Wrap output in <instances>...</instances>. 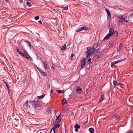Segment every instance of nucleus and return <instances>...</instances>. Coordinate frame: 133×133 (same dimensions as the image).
I'll return each instance as SVG.
<instances>
[{
	"label": "nucleus",
	"mask_w": 133,
	"mask_h": 133,
	"mask_svg": "<svg viewBox=\"0 0 133 133\" xmlns=\"http://www.w3.org/2000/svg\"><path fill=\"white\" fill-rule=\"evenodd\" d=\"M31 104L33 107L36 109L38 107H40L43 105L42 102L40 101H35L31 102Z\"/></svg>",
	"instance_id": "nucleus-1"
},
{
	"label": "nucleus",
	"mask_w": 133,
	"mask_h": 133,
	"mask_svg": "<svg viewBox=\"0 0 133 133\" xmlns=\"http://www.w3.org/2000/svg\"><path fill=\"white\" fill-rule=\"evenodd\" d=\"M87 51L86 52V53H89L90 55L92 54H94V49L92 47L91 48L90 47H89L87 48Z\"/></svg>",
	"instance_id": "nucleus-2"
},
{
	"label": "nucleus",
	"mask_w": 133,
	"mask_h": 133,
	"mask_svg": "<svg viewBox=\"0 0 133 133\" xmlns=\"http://www.w3.org/2000/svg\"><path fill=\"white\" fill-rule=\"evenodd\" d=\"M86 63L85 58H83L81 62V68H83Z\"/></svg>",
	"instance_id": "nucleus-3"
},
{
	"label": "nucleus",
	"mask_w": 133,
	"mask_h": 133,
	"mask_svg": "<svg viewBox=\"0 0 133 133\" xmlns=\"http://www.w3.org/2000/svg\"><path fill=\"white\" fill-rule=\"evenodd\" d=\"M43 65L44 68L45 69H48L49 67V65H48V63L47 61H45L43 63Z\"/></svg>",
	"instance_id": "nucleus-4"
},
{
	"label": "nucleus",
	"mask_w": 133,
	"mask_h": 133,
	"mask_svg": "<svg viewBox=\"0 0 133 133\" xmlns=\"http://www.w3.org/2000/svg\"><path fill=\"white\" fill-rule=\"evenodd\" d=\"M28 100H27L24 103L23 105L24 108L27 110L28 109Z\"/></svg>",
	"instance_id": "nucleus-5"
},
{
	"label": "nucleus",
	"mask_w": 133,
	"mask_h": 133,
	"mask_svg": "<svg viewBox=\"0 0 133 133\" xmlns=\"http://www.w3.org/2000/svg\"><path fill=\"white\" fill-rule=\"evenodd\" d=\"M91 63V58L89 59H88L87 63L86 64V66H87L88 67V69L90 68V64Z\"/></svg>",
	"instance_id": "nucleus-6"
},
{
	"label": "nucleus",
	"mask_w": 133,
	"mask_h": 133,
	"mask_svg": "<svg viewBox=\"0 0 133 133\" xmlns=\"http://www.w3.org/2000/svg\"><path fill=\"white\" fill-rule=\"evenodd\" d=\"M80 28L81 30H84L88 31L90 30V28L87 27L86 26H82Z\"/></svg>",
	"instance_id": "nucleus-7"
},
{
	"label": "nucleus",
	"mask_w": 133,
	"mask_h": 133,
	"mask_svg": "<svg viewBox=\"0 0 133 133\" xmlns=\"http://www.w3.org/2000/svg\"><path fill=\"white\" fill-rule=\"evenodd\" d=\"M31 2L28 1L27 2H26V4L27 6L28 7H31L32 6V5L34 4V3L31 2L30 0H29Z\"/></svg>",
	"instance_id": "nucleus-8"
},
{
	"label": "nucleus",
	"mask_w": 133,
	"mask_h": 133,
	"mask_svg": "<svg viewBox=\"0 0 133 133\" xmlns=\"http://www.w3.org/2000/svg\"><path fill=\"white\" fill-rule=\"evenodd\" d=\"M114 32V29L113 28H111L110 29L109 34L112 36V35Z\"/></svg>",
	"instance_id": "nucleus-9"
},
{
	"label": "nucleus",
	"mask_w": 133,
	"mask_h": 133,
	"mask_svg": "<svg viewBox=\"0 0 133 133\" xmlns=\"http://www.w3.org/2000/svg\"><path fill=\"white\" fill-rule=\"evenodd\" d=\"M125 59V58H124L123 59H121L120 60H119L117 61H115L113 62V63L114 64H117L119 62L121 61H123Z\"/></svg>",
	"instance_id": "nucleus-10"
},
{
	"label": "nucleus",
	"mask_w": 133,
	"mask_h": 133,
	"mask_svg": "<svg viewBox=\"0 0 133 133\" xmlns=\"http://www.w3.org/2000/svg\"><path fill=\"white\" fill-rule=\"evenodd\" d=\"M118 32H117L115 31L113 34V37L116 38L118 36Z\"/></svg>",
	"instance_id": "nucleus-11"
},
{
	"label": "nucleus",
	"mask_w": 133,
	"mask_h": 133,
	"mask_svg": "<svg viewBox=\"0 0 133 133\" xmlns=\"http://www.w3.org/2000/svg\"><path fill=\"white\" fill-rule=\"evenodd\" d=\"M101 52L99 51V49H96L95 50H94V54H99L101 53Z\"/></svg>",
	"instance_id": "nucleus-12"
},
{
	"label": "nucleus",
	"mask_w": 133,
	"mask_h": 133,
	"mask_svg": "<svg viewBox=\"0 0 133 133\" xmlns=\"http://www.w3.org/2000/svg\"><path fill=\"white\" fill-rule=\"evenodd\" d=\"M19 53L23 57H24L25 58H27V56L26 55H25L23 53V52H20Z\"/></svg>",
	"instance_id": "nucleus-13"
},
{
	"label": "nucleus",
	"mask_w": 133,
	"mask_h": 133,
	"mask_svg": "<svg viewBox=\"0 0 133 133\" xmlns=\"http://www.w3.org/2000/svg\"><path fill=\"white\" fill-rule=\"evenodd\" d=\"M66 45L64 44L62 46L61 48V50H62L65 51L66 50Z\"/></svg>",
	"instance_id": "nucleus-14"
},
{
	"label": "nucleus",
	"mask_w": 133,
	"mask_h": 133,
	"mask_svg": "<svg viewBox=\"0 0 133 133\" xmlns=\"http://www.w3.org/2000/svg\"><path fill=\"white\" fill-rule=\"evenodd\" d=\"M103 55L101 54H97V55H96V59H97V60H98V59L101 57V55Z\"/></svg>",
	"instance_id": "nucleus-15"
},
{
	"label": "nucleus",
	"mask_w": 133,
	"mask_h": 133,
	"mask_svg": "<svg viewBox=\"0 0 133 133\" xmlns=\"http://www.w3.org/2000/svg\"><path fill=\"white\" fill-rule=\"evenodd\" d=\"M24 41L27 43L28 45L29 46V48L31 49V46L30 42L28 41Z\"/></svg>",
	"instance_id": "nucleus-16"
},
{
	"label": "nucleus",
	"mask_w": 133,
	"mask_h": 133,
	"mask_svg": "<svg viewBox=\"0 0 133 133\" xmlns=\"http://www.w3.org/2000/svg\"><path fill=\"white\" fill-rule=\"evenodd\" d=\"M111 36V35H110L109 34H107L104 38L103 40H105L106 39L109 38L110 36Z\"/></svg>",
	"instance_id": "nucleus-17"
},
{
	"label": "nucleus",
	"mask_w": 133,
	"mask_h": 133,
	"mask_svg": "<svg viewBox=\"0 0 133 133\" xmlns=\"http://www.w3.org/2000/svg\"><path fill=\"white\" fill-rule=\"evenodd\" d=\"M76 92L79 94H80L82 92V89L80 88H78L77 89Z\"/></svg>",
	"instance_id": "nucleus-18"
},
{
	"label": "nucleus",
	"mask_w": 133,
	"mask_h": 133,
	"mask_svg": "<svg viewBox=\"0 0 133 133\" xmlns=\"http://www.w3.org/2000/svg\"><path fill=\"white\" fill-rule=\"evenodd\" d=\"M60 116V115H59L56 118V119L57 121V123L59 122L61 119V118L60 117V118L59 119V117Z\"/></svg>",
	"instance_id": "nucleus-19"
},
{
	"label": "nucleus",
	"mask_w": 133,
	"mask_h": 133,
	"mask_svg": "<svg viewBox=\"0 0 133 133\" xmlns=\"http://www.w3.org/2000/svg\"><path fill=\"white\" fill-rule=\"evenodd\" d=\"M27 58H26L28 59L29 60V61H33L32 59V58L28 54L27 55Z\"/></svg>",
	"instance_id": "nucleus-20"
},
{
	"label": "nucleus",
	"mask_w": 133,
	"mask_h": 133,
	"mask_svg": "<svg viewBox=\"0 0 133 133\" xmlns=\"http://www.w3.org/2000/svg\"><path fill=\"white\" fill-rule=\"evenodd\" d=\"M104 99V96L103 95H101V98L99 101V102H102Z\"/></svg>",
	"instance_id": "nucleus-21"
},
{
	"label": "nucleus",
	"mask_w": 133,
	"mask_h": 133,
	"mask_svg": "<svg viewBox=\"0 0 133 133\" xmlns=\"http://www.w3.org/2000/svg\"><path fill=\"white\" fill-rule=\"evenodd\" d=\"M121 45H122V44L121 43H120L119 44V47H118V48H117V51L119 52L120 51V50L122 48Z\"/></svg>",
	"instance_id": "nucleus-22"
},
{
	"label": "nucleus",
	"mask_w": 133,
	"mask_h": 133,
	"mask_svg": "<svg viewBox=\"0 0 133 133\" xmlns=\"http://www.w3.org/2000/svg\"><path fill=\"white\" fill-rule=\"evenodd\" d=\"M122 18H120V19H119L118 21V24H119V25H120L121 24H121L122 23H123V20H122Z\"/></svg>",
	"instance_id": "nucleus-23"
},
{
	"label": "nucleus",
	"mask_w": 133,
	"mask_h": 133,
	"mask_svg": "<svg viewBox=\"0 0 133 133\" xmlns=\"http://www.w3.org/2000/svg\"><path fill=\"white\" fill-rule=\"evenodd\" d=\"M106 12H107V14L108 16L109 17H111V15L110 13V11H109L107 9H106Z\"/></svg>",
	"instance_id": "nucleus-24"
},
{
	"label": "nucleus",
	"mask_w": 133,
	"mask_h": 133,
	"mask_svg": "<svg viewBox=\"0 0 133 133\" xmlns=\"http://www.w3.org/2000/svg\"><path fill=\"white\" fill-rule=\"evenodd\" d=\"M86 56L87 59H90V57L91 56V55L89 54V53L88 54L86 53Z\"/></svg>",
	"instance_id": "nucleus-25"
},
{
	"label": "nucleus",
	"mask_w": 133,
	"mask_h": 133,
	"mask_svg": "<svg viewBox=\"0 0 133 133\" xmlns=\"http://www.w3.org/2000/svg\"><path fill=\"white\" fill-rule=\"evenodd\" d=\"M56 91L57 92L59 93H64V91L63 90L62 91L60 90H57Z\"/></svg>",
	"instance_id": "nucleus-26"
},
{
	"label": "nucleus",
	"mask_w": 133,
	"mask_h": 133,
	"mask_svg": "<svg viewBox=\"0 0 133 133\" xmlns=\"http://www.w3.org/2000/svg\"><path fill=\"white\" fill-rule=\"evenodd\" d=\"M114 117L115 118L118 120H119L120 119V117L118 115H114Z\"/></svg>",
	"instance_id": "nucleus-27"
},
{
	"label": "nucleus",
	"mask_w": 133,
	"mask_h": 133,
	"mask_svg": "<svg viewBox=\"0 0 133 133\" xmlns=\"http://www.w3.org/2000/svg\"><path fill=\"white\" fill-rule=\"evenodd\" d=\"M94 130L93 128H91L89 129V131L91 133H93Z\"/></svg>",
	"instance_id": "nucleus-28"
},
{
	"label": "nucleus",
	"mask_w": 133,
	"mask_h": 133,
	"mask_svg": "<svg viewBox=\"0 0 133 133\" xmlns=\"http://www.w3.org/2000/svg\"><path fill=\"white\" fill-rule=\"evenodd\" d=\"M74 127L76 128H79L80 126L77 123H76L75 125H74Z\"/></svg>",
	"instance_id": "nucleus-29"
},
{
	"label": "nucleus",
	"mask_w": 133,
	"mask_h": 133,
	"mask_svg": "<svg viewBox=\"0 0 133 133\" xmlns=\"http://www.w3.org/2000/svg\"><path fill=\"white\" fill-rule=\"evenodd\" d=\"M55 128H53L50 131V133H55Z\"/></svg>",
	"instance_id": "nucleus-30"
},
{
	"label": "nucleus",
	"mask_w": 133,
	"mask_h": 133,
	"mask_svg": "<svg viewBox=\"0 0 133 133\" xmlns=\"http://www.w3.org/2000/svg\"><path fill=\"white\" fill-rule=\"evenodd\" d=\"M98 46V43L97 44H95L92 47L94 49H95L97 48Z\"/></svg>",
	"instance_id": "nucleus-31"
},
{
	"label": "nucleus",
	"mask_w": 133,
	"mask_h": 133,
	"mask_svg": "<svg viewBox=\"0 0 133 133\" xmlns=\"http://www.w3.org/2000/svg\"><path fill=\"white\" fill-rule=\"evenodd\" d=\"M66 99H63L62 101V104L63 105H64L65 103Z\"/></svg>",
	"instance_id": "nucleus-32"
},
{
	"label": "nucleus",
	"mask_w": 133,
	"mask_h": 133,
	"mask_svg": "<svg viewBox=\"0 0 133 133\" xmlns=\"http://www.w3.org/2000/svg\"><path fill=\"white\" fill-rule=\"evenodd\" d=\"M45 95V94L42 95L40 96H38L37 97L38 99L42 98H43Z\"/></svg>",
	"instance_id": "nucleus-33"
},
{
	"label": "nucleus",
	"mask_w": 133,
	"mask_h": 133,
	"mask_svg": "<svg viewBox=\"0 0 133 133\" xmlns=\"http://www.w3.org/2000/svg\"><path fill=\"white\" fill-rule=\"evenodd\" d=\"M126 17H121L122 19V20H123V21H124L126 23H128V21L127 20L125 19Z\"/></svg>",
	"instance_id": "nucleus-34"
},
{
	"label": "nucleus",
	"mask_w": 133,
	"mask_h": 133,
	"mask_svg": "<svg viewBox=\"0 0 133 133\" xmlns=\"http://www.w3.org/2000/svg\"><path fill=\"white\" fill-rule=\"evenodd\" d=\"M117 82L115 81H114L113 82V84L115 86L116 85V84L117 83Z\"/></svg>",
	"instance_id": "nucleus-35"
},
{
	"label": "nucleus",
	"mask_w": 133,
	"mask_h": 133,
	"mask_svg": "<svg viewBox=\"0 0 133 133\" xmlns=\"http://www.w3.org/2000/svg\"><path fill=\"white\" fill-rule=\"evenodd\" d=\"M68 6H66L65 7H64L62 8V9L63 10H67L68 9Z\"/></svg>",
	"instance_id": "nucleus-36"
},
{
	"label": "nucleus",
	"mask_w": 133,
	"mask_h": 133,
	"mask_svg": "<svg viewBox=\"0 0 133 133\" xmlns=\"http://www.w3.org/2000/svg\"><path fill=\"white\" fill-rule=\"evenodd\" d=\"M119 87L121 88H123L124 87V85L123 84H121L120 83V84L119 85Z\"/></svg>",
	"instance_id": "nucleus-37"
},
{
	"label": "nucleus",
	"mask_w": 133,
	"mask_h": 133,
	"mask_svg": "<svg viewBox=\"0 0 133 133\" xmlns=\"http://www.w3.org/2000/svg\"><path fill=\"white\" fill-rule=\"evenodd\" d=\"M23 52H24V54H25V55H26V56H27V55L28 54V53L27 51L25 50H24L23 51Z\"/></svg>",
	"instance_id": "nucleus-38"
},
{
	"label": "nucleus",
	"mask_w": 133,
	"mask_h": 133,
	"mask_svg": "<svg viewBox=\"0 0 133 133\" xmlns=\"http://www.w3.org/2000/svg\"><path fill=\"white\" fill-rule=\"evenodd\" d=\"M75 55L74 54H72L70 56V58L71 60H72L73 57Z\"/></svg>",
	"instance_id": "nucleus-39"
},
{
	"label": "nucleus",
	"mask_w": 133,
	"mask_h": 133,
	"mask_svg": "<svg viewBox=\"0 0 133 133\" xmlns=\"http://www.w3.org/2000/svg\"><path fill=\"white\" fill-rule=\"evenodd\" d=\"M41 74L45 76H47V74L44 71L41 73Z\"/></svg>",
	"instance_id": "nucleus-40"
},
{
	"label": "nucleus",
	"mask_w": 133,
	"mask_h": 133,
	"mask_svg": "<svg viewBox=\"0 0 133 133\" xmlns=\"http://www.w3.org/2000/svg\"><path fill=\"white\" fill-rule=\"evenodd\" d=\"M47 84L48 85L47 87V89H49V88L50 87V84H49V82H48L47 83Z\"/></svg>",
	"instance_id": "nucleus-41"
},
{
	"label": "nucleus",
	"mask_w": 133,
	"mask_h": 133,
	"mask_svg": "<svg viewBox=\"0 0 133 133\" xmlns=\"http://www.w3.org/2000/svg\"><path fill=\"white\" fill-rule=\"evenodd\" d=\"M59 127V124H56V125L55 126V127L54 128H58Z\"/></svg>",
	"instance_id": "nucleus-42"
},
{
	"label": "nucleus",
	"mask_w": 133,
	"mask_h": 133,
	"mask_svg": "<svg viewBox=\"0 0 133 133\" xmlns=\"http://www.w3.org/2000/svg\"><path fill=\"white\" fill-rule=\"evenodd\" d=\"M81 28H78L77 30L76 31V32H79L80 31H81Z\"/></svg>",
	"instance_id": "nucleus-43"
},
{
	"label": "nucleus",
	"mask_w": 133,
	"mask_h": 133,
	"mask_svg": "<svg viewBox=\"0 0 133 133\" xmlns=\"http://www.w3.org/2000/svg\"><path fill=\"white\" fill-rule=\"evenodd\" d=\"M16 50L17 52L19 53L20 52V51H19L18 48L17 47H16Z\"/></svg>",
	"instance_id": "nucleus-44"
},
{
	"label": "nucleus",
	"mask_w": 133,
	"mask_h": 133,
	"mask_svg": "<svg viewBox=\"0 0 133 133\" xmlns=\"http://www.w3.org/2000/svg\"><path fill=\"white\" fill-rule=\"evenodd\" d=\"M110 43L111 44L110 45V46H112L113 45V43H112V41H111V42H110L109 43V44H110Z\"/></svg>",
	"instance_id": "nucleus-45"
},
{
	"label": "nucleus",
	"mask_w": 133,
	"mask_h": 133,
	"mask_svg": "<svg viewBox=\"0 0 133 133\" xmlns=\"http://www.w3.org/2000/svg\"><path fill=\"white\" fill-rule=\"evenodd\" d=\"M39 71L41 72V73L43 71V70L41 69H39Z\"/></svg>",
	"instance_id": "nucleus-46"
},
{
	"label": "nucleus",
	"mask_w": 133,
	"mask_h": 133,
	"mask_svg": "<svg viewBox=\"0 0 133 133\" xmlns=\"http://www.w3.org/2000/svg\"><path fill=\"white\" fill-rule=\"evenodd\" d=\"M35 19L36 20H38L39 18V17H35Z\"/></svg>",
	"instance_id": "nucleus-47"
},
{
	"label": "nucleus",
	"mask_w": 133,
	"mask_h": 133,
	"mask_svg": "<svg viewBox=\"0 0 133 133\" xmlns=\"http://www.w3.org/2000/svg\"><path fill=\"white\" fill-rule=\"evenodd\" d=\"M78 128H75V131L76 132H77L78 131Z\"/></svg>",
	"instance_id": "nucleus-48"
},
{
	"label": "nucleus",
	"mask_w": 133,
	"mask_h": 133,
	"mask_svg": "<svg viewBox=\"0 0 133 133\" xmlns=\"http://www.w3.org/2000/svg\"><path fill=\"white\" fill-rule=\"evenodd\" d=\"M120 83H117V84H116V85L117 86H118V87H119V85L120 84Z\"/></svg>",
	"instance_id": "nucleus-49"
},
{
	"label": "nucleus",
	"mask_w": 133,
	"mask_h": 133,
	"mask_svg": "<svg viewBox=\"0 0 133 133\" xmlns=\"http://www.w3.org/2000/svg\"><path fill=\"white\" fill-rule=\"evenodd\" d=\"M66 108L65 107L63 109V110L64 111H65L66 110Z\"/></svg>",
	"instance_id": "nucleus-50"
},
{
	"label": "nucleus",
	"mask_w": 133,
	"mask_h": 133,
	"mask_svg": "<svg viewBox=\"0 0 133 133\" xmlns=\"http://www.w3.org/2000/svg\"><path fill=\"white\" fill-rule=\"evenodd\" d=\"M52 69H53L55 70V68L54 66V65L53 64H52Z\"/></svg>",
	"instance_id": "nucleus-51"
},
{
	"label": "nucleus",
	"mask_w": 133,
	"mask_h": 133,
	"mask_svg": "<svg viewBox=\"0 0 133 133\" xmlns=\"http://www.w3.org/2000/svg\"><path fill=\"white\" fill-rule=\"evenodd\" d=\"M38 22L40 24H42V21L41 20H40L39 21H38Z\"/></svg>",
	"instance_id": "nucleus-52"
},
{
	"label": "nucleus",
	"mask_w": 133,
	"mask_h": 133,
	"mask_svg": "<svg viewBox=\"0 0 133 133\" xmlns=\"http://www.w3.org/2000/svg\"><path fill=\"white\" fill-rule=\"evenodd\" d=\"M23 83H24V82H26V78H24L23 79Z\"/></svg>",
	"instance_id": "nucleus-53"
},
{
	"label": "nucleus",
	"mask_w": 133,
	"mask_h": 133,
	"mask_svg": "<svg viewBox=\"0 0 133 133\" xmlns=\"http://www.w3.org/2000/svg\"><path fill=\"white\" fill-rule=\"evenodd\" d=\"M19 2L21 3H22L23 2V1L22 0H19Z\"/></svg>",
	"instance_id": "nucleus-54"
},
{
	"label": "nucleus",
	"mask_w": 133,
	"mask_h": 133,
	"mask_svg": "<svg viewBox=\"0 0 133 133\" xmlns=\"http://www.w3.org/2000/svg\"><path fill=\"white\" fill-rule=\"evenodd\" d=\"M35 66L37 68V69L38 70H39V69H40L37 66H35Z\"/></svg>",
	"instance_id": "nucleus-55"
},
{
	"label": "nucleus",
	"mask_w": 133,
	"mask_h": 133,
	"mask_svg": "<svg viewBox=\"0 0 133 133\" xmlns=\"http://www.w3.org/2000/svg\"><path fill=\"white\" fill-rule=\"evenodd\" d=\"M6 86L7 89H8V88H9V87L8 86V84H6Z\"/></svg>",
	"instance_id": "nucleus-56"
},
{
	"label": "nucleus",
	"mask_w": 133,
	"mask_h": 133,
	"mask_svg": "<svg viewBox=\"0 0 133 133\" xmlns=\"http://www.w3.org/2000/svg\"><path fill=\"white\" fill-rule=\"evenodd\" d=\"M133 132V131H130L128 132L127 133H132Z\"/></svg>",
	"instance_id": "nucleus-57"
},
{
	"label": "nucleus",
	"mask_w": 133,
	"mask_h": 133,
	"mask_svg": "<svg viewBox=\"0 0 133 133\" xmlns=\"http://www.w3.org/2000/svg\"><path fill=\"white\" fill-rule=\"evenodd\" d=\"M8 90V93H9V88H8V89H7Z\"/></svg>",
	"instance_id": "nucleus-58"
},
{
	"label": "nucleus",
	"mask_w": 133,
	"mask_h": 133,
	"mask_svg": "<svg viewBox=\"0 0 133 133\" xmlns=\"http://www.w3.org/2000/svg\"><path fill=\"white\" fill-rule=\"evenodd\" d=\"M5 2H9V0H5Z\"/></svg>",
	"instance_id": "nucleus-59"
},
{
	"label": "nucleus",
	"mask_w": 133,
	"mask_h": 133,
	"mask_svg": "<svg viewBox=\"0 0 133 133\" xmlns=\"http://www.w3.org/2000/svg\"><path fill=\"white\" fill-rule=\"evenodd\" d=\"M114 64L113 63V62L111 63V65L112 66L114 65Z\"/></svg>",
	"instance_id": "nucleus-60"
},
{
	"label": "nucleus",
	"mask_w": 133,
	"mask_h": 133,
	"mask_svg": "<svg viewBox=\"0 0 133 133\" xmlns=\"http://www.w3.org/2000/svg\"><path fill=\"white\" fill-rule=\"evenodd\" d=\"M53 91V90H51V93H52Z\"/></svg>",
	"instance_id": "nucleus-61"
},
{
	"label": "nucleus",
	"mask_w": 133,
	"mask_h": 133,
	"mask_svg": "<svg viewBox=\"0 0 133 133\" xmlns=\"http://www.w3.org/2000/svg\"><path fill=\"white\" fill-rule=\"evenodd\" d=\"M130 16H131L132 17H133V14L131 15Z\"/></svg>",
	"instance_id": "nucleus-62"
},
{
	"label": "nucleus",
	"mask_w": 133,
	"mask_h": 133,
	"mask_svg": "<svg viewBox=\"0 0 133 133\" xmlns=\"http://www.w3.org/2000/svg\"><path fill=\"white\" fill-rule=\"evenodd\" d=\"M67 101H65V104H67Z\"/></svg>",
	"instance_id": "nucleus-63"
},
{
	"label": "nucleus",
	"mask_w": 133,
	"mask_h": 133,
	"mask_svg": "<svg viewBox=\"0 0 133 133\" xmlns=\"http://www.w3.org/2000/svg\"><path fill=\"white\" fill-rule=\"evenodd\" d=\"M4 82H5V84H6H6H7V83H6L5 81H4Z\"/></svg>",
	"instance_id": "nucleus-64"
}]
</instances>
